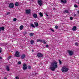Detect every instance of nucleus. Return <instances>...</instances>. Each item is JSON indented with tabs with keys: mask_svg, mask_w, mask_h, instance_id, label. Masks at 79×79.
<instances>
[{
	"mask_svg": "<svg viewBox=\"0 0 79 79\" xmlns=\"http://www.w3.org/2000/svg\"><path fill=\"white\" fill-rule=\"evenodd\" d=\"M27 65L26 64H24L23 65V70H26L27 69Z\"/></svg>",
	"mask_w": 79,
	"mask_h": 79,
	"instance_id": "obj_7",
	"label": "nucleus"
},
{
	"mask_svg": "<svg viewBox=\"0 0 79 79\" xmlns=\"http://www.w3.org/2000/svg\"><path fill=\"white\" fill-rule=\"evenodd\" d=\"M35 25L36 27H38L39 26V23L37 22H34Z\"/></svg>",
	"mask_w": 79,
	"mask_h": 79,
	"instance_id": "obj_18",
	"label": "nucleus"
},
{
	"mask_svg": "<svg viewBox=\"0 0 79 79\" xmlns=\"http://www.w3.org/2000/svg\"><path fill=\"white\" fill-rule=\"evenodd\" d=\"M69 13V12L68 11V10H65L64 11V13Z\"/></svg>",
	"mask_w": 79,
	"mask_h": 79,
	"instance_id": "obj_22",
	"label": "nucleus"
},
{
	"mask_svg": "<svg viewBox=\"0 0 79 79\" xmlns=\"http://www.w3.org/2000/svg\"><path fill=\"white\" fill-rule=\"evenodd\" d=\"M67 52L69 53V55L70 56H72V55H73L74 53L73 52L69 50H68Z\"/></svg>",
	"mask_w": 79,
	"mask_h": 79,
	"instance_id": "obj_5",
	"label": "nucleus"
},
{
	"mask_svg": "<svg viewBox=\"0 0 79 79\" xmlns=\"http://www.w3.org/2000/svg\"><path fill=\"white\" fill-rule=\"evenodd\" d=\"M46 16H48V15H47V14H46Z\"/></svg>",
	"mask_w": 79,
	"mask_h": 79,
	"instance_id": "obj_47",
	"label": "nucleus"
},
{
	"mask_svg": "<svg viewBox=\"0 0 79 79\" xmlns=\"http://www.w3.org/2000/svg\"><path fill=\"white\" fill-rule=\"evenodd\" d=\"M26 57V55L24 54H22L20 57V58L22 59V60H23V59H24V58Z\"/></svg>",
	"mask_w": 79,
	"mask_h": 79,
	"instance_id": "obj_11",
	"label": "nucleus"
},
{
	"mask_svg": "<svg viewBox=\"0 0 79 79\" xmlns=\"http://www.w3.org/2000/svg\"><path fill=\"white\" fill-rule=\"evenodd\" d=\"M15 6H19V2H16L15 3Z\"/></svg>",
	"mask_w": 79,
	"mask_h": 79,
	"instance_id": "obj_14",
	"label": "nucleus"
},
{
	"mask_svg": "<svg viewBox=\"0 0 79 79\" xmlns=\"http://www.w3.org/2000/svg\"><path fill=\"white\" fill-rule=\"evenodd\" d=\"M75 45H77H77H78V43H76L75 44Z\"/></svg>",
	"mask_w": 79,
	"mask_h": 79,
	"instance_id": "obj_36",
	"label": "nucleus"
},
{
	"mask_svg": "<svg viewBox=\"0 0 79 79\" xmlns=\"http://www.w3.org/2000/svg\"><path fill=\"white\" fill-rule=\"evenodd\" d=\"M77 15H76V14H74V16L75 17V16H76Z\"/></svg>",
	"mask_w": 79,
	"mask_h": 79,
	"instance_id": "obj_43",
	"label": "nucleus"
},
{
	"mask_svg": "<svg viewBox=\"0 0 79 79\" xmlns=\"http://www.w3.org/2000/svg\"><path fill=\"white\" fill-rule=\"evenodd\" d=\"M18 64H21V62L20 61H19L18 63Z\"/></svg>",
	"mask_w": 79,
	"mask_h": 79,
	"instance_id": "obj_31",
	"label": "nucleus"
},
{
	"mask_svg": "<svg viewBox=\"0 0 79 79\" xmlns=\"http://www.w3.org/2000/svg\"><path fill=\"white\" fill-rule=\"evenodd\" d=\"M70 19L71 20H73V18L72 17H70Z\"/></svg>",
	"mask_w": 79,
	"mask_h": 79,
	"instance_id": "obj_34",
	"label": "nucleus"
},
{
	"mask_svg": "<svg viewBox=\"0 0 79 79\" xmlns=\"http://www.w3.org/2000/svg\"><path fill=\"white\" fill-rule=\"evenodd\" d=\"M55 27L56 29H57L58 28V26L56 25L55 26Z\"/></svg>",
	"mask_w": 79,
	"mask_h": 79,
	"instance_id": "obj_26",
	"label": "nucleus"
},
{
	"mask_svg": "<svg viewBox=\"0 0 79 79\" xmlns=\"http://www.w3.org/2000/svg\"><path fill=\"white\" fill-rule=\"evenodd\" d=\"M30 26L31 27H34V28H35V26H34V25L32 23H31L30 24Z\"/></svg>",
	"mask_w": 79,
	"mask_h": 79,
	"instance_id": "obj_25",
	"label": "nucleus"
},
{
	"mask_svg": "<svg viewBox=\"0 0 79 79\" xmlns=\"http://www.w3.org/2000/svg\"><path fill=\"white\" fill-rule=\"evenodd\" d=\"M53 10H56V8H53Z\"/></svg>",
	"mask_w": 79,
	"mask_h": 79,
	"instance_id": "obj_42",
	"label": "nucleus"
},
{
	"mask_svg": "<svg viewBox=\"0 0 79 79\" xmlns=\"http://www.w3.org/2000/svg\"><path fill=\"white\" fill-rule=\"evenodd\" d=\"M39 14L40 17H42V16H43V13L42 12H40Z\"/></svg>",
	"mask_w": 79,
	"mask_h": 79,
	"instance_id": "obj_19",
	"label": "nucleus"
},
{
	"mask_svg": "<svg viewBox=\"0 0 79 79\" xmlns=\"http://www.w3.org/2000/svg\"><path fill=\"white\" fill-rule=\"evenodd\" d=\"M19 54H20L19 52H18V51H16L15 55V56L18 57H19V56H20V55H19Z\"/></svg>",
	"mask_w": 79,
	"mask_h": 79,
	"instance_id": "obj_4",
	"label": "nucleus"
},
{
	"mask_svg": "<svg viewBox=\"0 0 79 79\" xmlns=\"http://www.w3.org/2000/svg\"><path fill=\"white\" fill-rule=\"evenodd\" d=\"M37 42H42V40H41L38 39Z\"/></svg>",
	"mask_w": 79,
	"mask_h": 79,
	"instance_id": "obj_23",
	"label": "nucleus"
},
{
	"mask_svg": "<svg viewBox=\"0 0 79 79\" xmlns=\"http://www.w3.org/2000/svg\"><path fill=\"white\" fill-rule=\"evenodd\" d=\"M31 44L32 45H33V44L34 43V41L33 40H31Z\"/></svg>",
	"mask_w": 79,
	"mask_h": 79,
	"instance_id": "obj_24",
	"label": "nucleus"
},
{
	"mask_svg": "<svg viewBox=\"0 0 79 79\" xmlns=\"http://www.w3.org/2000/svg\"><path fill=\"white\" fill-rule=\"evenodd\" d=\"M61 2L62 3H66V0H61Z\"/></svg>",
	"mask_w": 79,
	"mask_h": 79,
	"instance_id": "obj_17",
	"label": "nucleus"
},
{
	"mask_svg": "<svg viewBox=\"0 0 79 79\" xmlns=\"http://www.w3.org/2000/svg\"><path fill=\"white\" fill-rule=\"evenodd\" d=\"M10 12H7V15H10Z\"/></svg>",
	"mask_w": 79,
	"mask_h": 79,
	"instance_id": "obj_38",
	"label": "nucleus"
},
{
	"mask_svg": "<svg viewBox=\"0 0 79 79\" xmlns=\"http://www.w3.org/2000/svg\"><path fill=\"white\" fill-rule=\"evenodd\" d=\"M33 16L34 18H37V15L35 13L33 14Z\"/></svg>",
	"mask_w": 79,
	"mask_h": 79,
	"instance_id": "obj_12",
	"label": "nucleus"
},
{
	"mask_svg": "<svg viewBox=\"0 0 79 79\" xmlns=\"http://www.w3.org/2000/svg\"><path fill=\"white\" fill-rule=\"evenodd\" d=\"M5 29V27H0V31L1 32V31H4Z\"/></svg>",
	"mask_w": 79,
	"mask_h": 79,
	"instance_id": "obj_13",
	"label": "nucleus"
},
{
	"mask_svg": "<svg viewBox=\"0 0 79 79\" xmlns=\"http://www.w3.org/2000/svg\"><path fill=\"white\" fill-rule=\"evenodd\" d=\"M56 68L55 67H54L52 66H51L49 67L50 69H51V70L52 71H55V69H56Z\"/></svg>",
	"mask_w": 79,
	"mask_h": 79,
	"instance_id": "obj_6",
	"label": "nucleus"
},
{
	"mask_svg": "<svg viewBox=\"0 0 79 79\" xmlns=\"http://www.w3.org/2000/svg\"><path fill=\"white\" fill-rule=\"evenodd\" d=\"M6 46L7 45H8V43H5L4 44Z\"/></svg>",
	"mask_w": 79,
	"mask_h": 79,
	"instance_id": "obj_41",
	"label": "nucleus"
},
{
	"mask_svg": "<svg viewBox=\"0 0 79 79\" xmlns=\"http://www.w3.org/2000/svg\"><path fill=\"white\" fill-rule=\"evenodd\" d=\"M46 47H47V48H48V47H49V46L48 44H46L45 46Z\"/></svg>",
	"mask_w": 79,
	"mask_h": 79,
	"instance_id": "obj_32",
	"label": "nucleus"
},
{
	"mask_svg": "<svg viewBox=\"0 0 79 79\" xmlns=\"http://www.w3.org/2000/svg\"><path fill=\"white\" fill-rule=\"evenodd\" d=\"M14 6V4H13V3H10L8 6V7L9 8H13Z\"/></svg>",
	"mask_w": 79,
	"mask_h": 79,
	"instance_id": "obj_3",
	"label": "nucleus"
},
{
	"mask_svg": "<svg viewBox=\"0 0 79 79\" xmlns=\"http://www.w3.org/2000/svg\"><path fill=\"white\" fill-rule=\"evenodd\" d=\"M58 61H59V62H60V59L58 60Z\"/></svg>",
	"mask_w": 79,
	"mask_h": 79,
	"instance_id": "obj_50",
	"label": "nucleus"
},
{
	"mask_svg": "<svg viewBox=\"0 0 79 79\" xmlns=\"http://www.w3.org/2000/svg\"><path fill=\"white\" fill-rule=\"evenodd\" d=\"M6 69L7 71H10V68L9 67V66H6Z\"/></svg>",
	"mask_w": 79,
	"mask_h": 79,
	"instance_id": "obj_15",
	"label": "nucleus"
},
{
	"mask_svg": "<svg viewBox=\"0 0 79 79\" xmlns=\"http://www.w3.org/2000/svg\"><path fill=\"white\" fill-rule=\"evenodd\" d=\"M4 79H7V78H6V77H4Z\"/></svg>",
	"mask_w": 79,
	"mask_h": 79,
	"instance_id": "obj_44",
	"label": "nucleus"
},
{
	"mask_svg": "<svg viewBox=\"0 0 79 79\" xmlns=\"http://www.w3.org/2000/svg\"><path fill=\"white\" fill-rule=\"evenodd\" d=\"M61 61L60 60V64H61Z\"/></svg>",
	"mask_w": 79,
	"mask_h": 79,
	"instance_id": "obj_39",
	"label": "nucleus"
},
{
	"mask_svg": "<svg viewBox=\"0 0 79 79\" xmlns=\"http://www.w3.org/2000/svg\"><path fill=\"white\" fill-rule=\"evenodd\" d=\"M31 69V66H28V69Z\"/></svg>",
	"mask_w": 79,
	"mask_h": 79,
	"instance_id": "obj_27",
	"label": "nucleus"
},
{
	"mask_svg": "<svg viewBox=\"0 0 79 79\" xmlns=\"http://www.w3.org/2000/svg\"><path fill=\"white\" fill-rule=\"evenodd\" d=\"M16 20H17V19L16 18H14L13 19L14 21H16Z\"/></svg>",
	"mask_w": 79,
	"mask_h": 79,
	"instance_id": "obj_28",
	"label": "nucleus"
},
{
	"mask_svg": "<svg viewBox=\"0 0 79 79\" xmlns=\"http://www.w3.org/2000/svg\"><path fill=\"white\" fill-rule=\"evenodd\" d=\"M0 59H1V60H2V58L0 56Z\"/></svg>",
	"mask_w": 79,
	"mask_h": 79,
	"instance_id": "obj_45",
	"label": "nucleus"
},
{
	"mask_svg": "<svg viewBox=\"0 0 79 79\" xmlns=\"http://www.w3.org/2000/svg\"><path fill=\"white\" fill-rule=\"evenodd\" d=\"M26 14H29L31 13V10L30 9L27 10H25Z\"/></svg>",
	"mask_w": 79,
	"mask_h": 79,
	"instance_id": "obj_10",
	"label": "nucleus"
},
{
	"mask_svg": "<svg viewBox=\"0 0 79 79\" xmlns=\"http://www.w3.org/2000/svg\"><path fill=\"white\" fill-rule=\"evenodd\" d=\"M37 56L40 58H42L43 56V54L41 53H38L37 54Z\"/></svg>",
	"mask_w": 79,
	"mask_h": 79,
	"instance_id": "obj_9",
	"label": "nucleus"
},
{
	"mask_svg": "<svg viewBox=\"0 0 79 79\" xmlns=\"http://www.w3.org/2000/svg\"><path fill=\"white\" fill-rule=\"evenodd\" d=\"M51 31H52V32H55V31L52 28H50Z\"/></svg>",
	"mask_w": 79,
	"mask_h": 79,
	"instance_id": "obj_33",
	"label": "nucleus"
},
{
	"mask_svg": "<svg viewBox=\"0 0 79 79\" xmlns=\"http://www.w3.org/2000/svg\"><path fill=\"white\" fill-rule=\"evenodd\" d=\"M49 34H50V33H48V35H49Z\"/></svg>",
	"mask_w": 79,
	"mask_h": 79,
	"instance_id": "obj_49",
	"label": "nucleus"
},
{
	"mask_svg": "<svg viewBox=\"0 0 79 79\" xmlns=\"http://www.w3.org/2000/svg\"><path fill=\"white\" fill-rule=\"evenodd\" d=\"M34 49H32V52H34Z\"/></svg>",
	"mask_w": 79,
	"mask_h": 79,
	"instance_id": "obj_48",
	"label": "nucleus"
},
{
	"mask_svg": "<svg viewBox=\"0 0 79 79\" xmlns=\"http://www.w3.org/2000/svg\"><path fill=\"white\" fill-rule=\"evenodd\" d=\"M38 3L40 6L42 5V1L41 0H39L38 1Z\"/></svg>",
	"mask_w": 79,
	"mask_h": 79,
	"instance_id": "obj_8",
	"label": "nucleus"
},
{
	"mask_svg": "<svg viewBox=\"0 0 79 79\" xmlns=\"http://www.w3.org/2000/svg\"><path fill=\"white\" fill-rule=\"evenodd\" d=\"M15 79H19V77H15Z\"/></svg>",
	"mask_w": 79,
	"mask_h": 79,
	"instance_id": "obj_35",
	"label": "nucleus"
},
{
	"mask_svg": "<svg viewBox=\"0 0 79 79\" xmlns=\"http://www.w3.org/2000/svg\"><path fill=\"white\" fill-rule=\"evenodd\" d=\"M69 69L65 67H63L61 69V71L63 73H66L67 72Z\"/></svg>",
	"mask_w": 79,
	"mask_h": 79,
	"instance_id": "obj_2",
	"label": "nucleus"
},
{
	"mask_svg": "<svg viewBox=\"0 0 79 79\" xmlns=\"http://www.w3.org/2000/svg\"><path fill=\"white\" fill-rule=\"evenodd\" d=\"M2 52V50H0V53H1Z\"/></svg>",
	"mask_w": 79,
	"mask_h": 79,
	"instance_id": "obj_46",
	"label": "nucleus"
},
{
	"mask_svg": "<svg viewBox=\"0 0 79 79\" xmlns=\"http://www.w3.org/2000/svg\"><path fill=\"white\" fill-rule=\"evenodd\" d=\"M23 32H24V34H27V33L26 31H24Z\"/></svg>",
	"mask_w": 79,
	"mask_h": 79,
	"instance_id": "obj_37",
	"label": "nucleus"
},
{
	"mask_svg": "<svg viewBox=\"0 0 79 79\" xmlns=\"http://www.w3.org/2000/svg\"><path fill=\"white\" fill-rule=\"evenodd\" d=\"M76 28H77V27H76L75 26L73 27L72 28L73 31H75L76 30Z\"/></svg>",
	"mask_w": 79,
	"mask_h": 79,
	"instance_id": "obj_16",
	"label": "nucleus"
},
{
	"mask_svg": "<svg viewBox=\"0 0 79 79\" xmlns=\"http://www.w3.org/2000/svg\"><path fill=\"white\" fill-rule=\"evenodd\" d=\"M74 7H75V8H77V5L75 4L74 5Z\"/></svg>",
	"mask_w": 79,
	"mask_h": 79,
	"instance_id": "obj_30",
	"label": "nucleus"
},
{
	"mask_svg": "<svg viewBox=\"0 0 79 79\" xmlns=\"http://www.w3.org/2000/svg\"><path fill=\"white\" fill-rule=\"evenodd\" d=\"M43 43H44V44H46V42H45V41H43Z\"/></svg>",
	"mask_w": 79,
	"mask_h": 79,
	"instance_id": "obj_40",
	"label": "nucleus"
},
{
	"mask_svg": "<svg viewBox=\"0 0 79 79\" xmlns=\"http://www.w3.org/2000/svg\"><path fill=\"white\" fill-rule=\"evenodd\" d=\"M11 58V56H9L8 57V60H10V59Z\"/></svg>",
	"mask_w": 79,
	"mask_h": 79,
	"instance_id": "obj_29",
	"label": "nucleus"
},
{
	"mask_svg": "<svg viewBox=\"0 0 79 79\" xmlns=\"http://www.w3.org/2000/svg\"><path fill=\"white\" fill-rule=\"evenodd\" d=\"M51 66H53L55 68H57L58 67V64H57V62L56 61H55L51 63Z\"/></svg>",
	"mask_w": 79,
	"mask_h": 79,
	"instance_id": "obj_1",
	"label": "nucleus"
},
{
	"mask_svg": "<svg viewBox=\"0 0 79 79\" xmlns=\"http://www.w3.org/2000/svg\"><path fill=\"white\" fill-rule=\"evenodd\" d=\"M24 28V26L23 25H21L20 26L19 29L20 30H23V29Z\"/></svg>",
	"mask_w": 79,
	"mask_h": 79,
	"instance_id": "obj_20",
	"label": "nucleus"
},
{
	"mask_svg": "<svg viewBox=\"0 0 79 79\" xmlns=\"http://www.w3.org/2000/svg\"><path fill=\"white\" fill-rule=\"evenodd\" d=\"M29 35L30 36H31V37H32V36L34 35V33H30Z\"/></svg>",
	"mask_w": 79,
	"mask_h": 79,
	"instance_id": "obj_21",
	"label": "nucleus"
}]
</instances>
